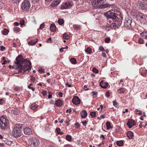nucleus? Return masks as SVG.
Segmentation results:
<instances>
[{
    "instance_id": "aec40b11",
    "label": "nucleus",
    "mask_w": 147,
    "mask_h": 147,
    "mask_svg": "<svg viewBox=\"0 0 147 147\" xmlns=\"http://www.w3.org/2000/svg\"><path fill=\"white\" fill-rule=\"evenodd\" d=\"M38 41V39L37 38H36L33 40H31L29 42V44L31 45H33L36 44Z\"/></svg>"
},
{
    "instance_id": "6e6552de",
    "label": "nucleus",
    "mask_w": 147,
    "mask_h": 147,
    "mask_svg": "<svg viewBox=\"0 0 147 147\" xmlns=\"http://www.w3.org/2000/svg\"><path fill=\"white\" fill-rule=\"evenodd\" d=\"M72 102L74 104L77 105L80 103V100L78 97L75 96L72 99Z\"/></svg>"
},
{
    "instance_id": "72a5a7b5",
    "label": "nucleus",
    "mask_w": 147,
    "mask_h": 147,
    "mask_svg": "<svg viewBox=\"0 0 147 147\" xmlns=\"http://www.w3.org/2000/svg\"><path fill=\"white\" fill-rule=\"evenodd\" d=\"M58 22L59 25H61L64 23V21L63 19H59Z\"/></svg>"
},
{
    "instance_id": "dca6fc26",
    "label": "nucleus",
    "mask_w": 147,
    "mask_h": 147,
    "mask_svg": "<svg viewBox=\"0 0 147 147\" xmlns=\"http://www.w3.org/2000/svg\"><path fill=\"white\" fill-rule=\"evenodd\" d=\"M127 135L128 137L130 139H132L134 136V133L131 131H128Z\"/></svg>"
},
{
    "instance_id": "473e14b6",
    "label": "nucleus",
    "mask_w": 147,
    "mask_h": 147,
    "mask_svg": "<svg viewBox=\"0 0 147 147\" xmlns=\"http://www.w3.org/2000/svg\"><path fill=\"white\" fill-rule=\"evenodd\" d=\"M13 30L16 33H18L20 30V29L19 27L14 28H13Z\"/></svg>"
},
{
    "instance_id": "58836bf2",
    "label": "nucleus",
    "mask_w": 147,
    "mask_h": 147,
    "mask_svg": "<svg viewBox=\"0 0 147 147\" xmlns=\"http://www.w3.org/2000/svg\"><path fill=\"white\" fill-rule=\"evenodd\" d=\"M33 86V84L32 83L30 84V85L28 86V87L30 89H31L32 91H34L35 90V89L33 87H31V86Z\"/></svg>"
},
{
    "instance_id": "2f4dec72",
    "label": "nucleus",
    "mask_w": 147,
    "mask_h": 147,
    "mask_svg": "<svg viewBox=\"0 0 147 147\" xmlns=\"http://www.w3.org/2000/svg\"><path fill=\"white\" fill-rule=\"evenodd\" d=\"M66 139L67 141H70L71 140L72 137L70 135H68L66 136Z\"/></svg>"
},
{
    "instance_id": "e433bc0d",
    "label": "nucleus",
    "mask_w": 147,
    "mask_h": 147,
    "mask_svg": "<svg viewBox=\"0 0 147 147\" xmlns=\"http://www.w3.org/2000/svg\"><path fill=\"white\" fill-rule=\"evenodd\" d=\"M138 42L139 43L142 44L143 43L144 40L142 38H140L138 40Z\"/></svg>"
},
{
    "instance_id": "a19ab883",
    "label": "nucleus",
    "mask_w": 147,
    "mask_h": 147,
    "mask_svg": "<svg viewBox=\"0 0 147 147\" xmlns=\"http://www.w3.org/2000/svg\"><path fill=\"white\" fill-rule=\"evenodd\" d=\"M25 23L24 21V20H21L20 21V24L22 26L24 25Z\"/></svg>"
},
{
    "instance_id": "052dcab7",
    "label": "nucleus",
    "mask_w": 147,
    "mask_h": 147,
    "mask_svg": "<svg viewBox=\"0 0 147 147\" xmlns=\"http://www.w3.org/2000/svg\"><path fill=\"white\" fill-rule=\"evenodd\" d=\"M31 80L32 81L34 82L35 80V78L34 77L31 76Z\"/></svg>"
},
{
    "instance_id": "79ce46f5",
    "label": "nucleus",
    "mask_w": 147,
    "mask_h": 147,
    "mask_svg": "<svg viewBox=\"0 0 147 147\" xmlns=\"http://www.w3.org/2000/svg\"><path fill=\"white\" fill-rule=\"evenodd\" d=\"M38 72L40 73H45V70L44 69H38Z\"/></svg>"
},
{
    "instance_id": "4c0bfd02",
    "label": "nucleus",
    "mask_w": 147,
    "mask_h": 147,
    "mask_svg": "<svg viewBox=\"0 0 147 147\" xmlns=\"http://www.w3.org/2000/svg\"><path fill=\"white\" fill-rule=\"evenodd\" d=\"M92 71L95 73H98L99 72L98 70L95 67H94L92 69Z\"/></svg>"
},
{
    "instance_id": "6e6d98bb",
    "label": "nucleus",
    "mask_w": 147,
    "mask_h": 147,
    "mask_svg": "<svg viewBox=\"0 0 147 147\" xmlns=\"http://www.w3.org/2000/svg\"><path fill=\"white\" fill-rule=\"evenodd\" d=\"M69 82H67L66 84H65L66 86H67L68 87H70L71 86V85L70 84H69Z\"/></svg>"
},
{
    "instance_id": "4be33fe9",
    "label": "nucleus",
    "mask_w": 147,
    "mask_h": 147,
    "mask_svg": "<svg viewBox=\"0 0 147 147\" xmlns=\"http://www.w3.org/2000/svg\"><path fill=\"white\" fill-rule=\"evenodd\" d=\"M60 3V1L58 0H56L55 1L52 3L51 4L52 7H54L58 5Z\"/></svg>"
},
{
    "instance_id": "bb28decb",
    "label": "nucleus",
    "mask_w": 147,
    "mask_h": 147,
    "mask_svg": "<svg viewBox=\"0 0 147 147\" xmlns=\"http://www.w3.org/2000/svg\"><path fill=\"white\" fill-rule=\"evenodd\" d=\"M69 38V36L66 33H64L63 34V38L64 39L67 40Z\"/></svg>"
},
{
    "instance_id": "49530a36",
    "label": "nucleus",
    "mask_w": 147,
    "mask_h": 147,
    "mask_svg": "<svg viewBox=\"0 0 147 147\" xmlns=\"http://www.w3.org/2000/svg\"><path fill=\"white\" fill-rule=\"evenodd\" d=\"M56 130L58 134H59L61 132V129L59 128H57L56 129Z\"/></svg>"
},
{
    "instance_id": "423d86ee",
    "label": "nucleus",
    "mask_w": 147,
    "mask_h": 147,
    "mask_svg": "<svg viewBox=\"0 0 147 147\" xmlns=\"http://www.w3.org/2000/svg\"><path fill=\"white\" fill-rule=\"evenodd\" d=\"M30 147H37L40 144L39 140L34 138H32L30 139L29 142Z\"/></svg>"
},
{
    "instance_id": "338daca9",
    "label": "nucleus",
    "mask_w": 147,
    "mask_h": 147,
    "mask_svg": "<svg viewBox=\"0 0 147 147\" xmlns=\"http://www.w3.org/2000/svg\"><path fill=\"white\" fill-rule=\"evenodd\" d=\"M39 0H32V2L34 3H36L38 2Z\"/></svg>"
},
{
    "instance_id": "ea45409f",
    "label": "nucleus",
    "mask_w": 147,
    "mask_h": 147,
    "mask_svg": "<svg viewBox=\"0 0 147 147\" xmlns=\"http://www.w3.org/2000/svg\"><path fill=\"white\" fill-rule=\"evenodd\" d=\"M111 40V39L110 38H107L105 39V42L106 43H109Z\"/></svg>"
},
{
    "instance_id": "412c9836",
    "label": "nucleus",
    "mask_w": 147,
    "mask_h": 147,
    "mask_svg": "<svg viewBox=\"0 0 147 147\" xmlns=\"http://www.w3.org/2000/svg\"><path fill=\"white\" fill-rule=\"evenodd\" d=\"M50 29L53 32H54L56 31V27L55 24H51L50 26Z\"/></svg>"
},
{
    "instance_id": "ddd939ff",
    "label": "nucleus",
    "mask_w": 147,
    "mask_h": 147,
    "mask_svg": "<svg viewBox=\"0 0 147 147\" xmlns=\"http://www.w3.org/2000/svg\"><path fill=\"white\" fill-rule=\"evenodd\" d=\"M139 8L142 9H144L146 5V3H144V2L140 1L139 3Z\"/></svg>"
},
{
    "instance_id": "39448f33",
    "label": "nucleus",
    "mask_w": 147,
    "mask_h": 147,
    "mask_svg": "<svg viewBox=\"0 0 147 147\" xmlns=\"http://www.w3.org/2000/svg\"><path fill=\"white\" fill-rule=\"evenodd\" d=\"M8 120L3 117L0 118V127L2 129H4L7 127Z\"/></svg>"
},
{
    "instance_id": "393cba45",
    "label": "nucleus",
    "mask_w": 147,
    "mask_h": 147,
    "mask_svg": "<svg viewBox=\"0 0 147 147\" xmlns=\"http://www.w3.org/2000/svg\"><path fill=\"white\" fill-rule=\"evenodd\" d=\"M70 61L73 64H76L77 63L76 59L73 58H71L70 59Z\"/></svg>"
},
{
    "instance_id": "4468645a",
    "label": "nucleus",
    "mask_w": 147,
    "mask_h": 147,
    "mask_svg": "<svg viewBox=\"0 0 147 147\" xmlns=\"http://www.w3.org/2000/svg\"><path fill=\"white\" fill-rule=\"evenodd\" d=\"M104 2L103 0H95L93 1L92 3L93 5L94 4H101V3H103Z\"/></svg>"
},
{
    "instance_id": "774afa93",
    "label": "nucleus",
    "mask_w": 147,
    "mask_h": 147,
    "mask_svg": "<svg viewBox=\"0 0 147 147\" xmlns=\"http://www.w3.org/2000/svg\"><path fill=\"white\" fill-rule=\"evenodd\" d=\"M3 100V99H0V104L1 105H2L3 104V103L2 102Z\"/></svg>"
},
{
    "instance_id": "0e129e2a",
    "label": "nucleus",
    "mask_w": 147,
    "mask_h": 147,
    "mask_svg": "<svg viewBox=\"0 0 147 147\" xmlns=\"http://www.w3.org/2000/svg\"><path fill=\"white\" fill-rule=\"evenodd\" d=\"M63 147H71V146L69 144H67L64 145Z\"/></svg>"
},
{
    "instance_id": "a211bd4d",
    "label": "nucleus",
    "mask_w": 147,
    "mask_h": 147,
    "mask_svg": "<svg viewBox=\"0 0 147 147\" xmlns=\"http://www.w3.org/2000/svg\"><path fill=\"white\" fill-rule=\"evenodd\" d=\"M38 107V105L35 103H34L31 105L30 107V108L33 110L36 111L37 110V108Z\"/></svg>"
},
{
    "instance_id": "2eb2a0df",
    "label": "nucleus",
    "mask_w": 147,
    "mask_h": 147,
    "mask_svg": "<svg viewBox=\"0 0 147 147\" xmlns=\"http://www.w3.org/2000/svg\"><path fill=\"white\" fill-rule=\"evenodd\" d=\"M55 104L58 107H61L62 105V100L60 99H58L56 100Z\"/></svg>"
},
{
    "instance_id": "7c9ffc66",
    "label": "nucleus",
    "mask_w": 147,
    "mask_h": 147,
    "mask_svg": "<svg viewBox=\"0 0 147 147\" xmlns=\"http://www.w3.org/2000/svg\"><path fill=\"white\" fill-rule=\"evenodd\" d=\"M85 51L86 52L89 54H91L92 52V50L90 47H88L86 50H85Z\"/></svg>"
},
{
    "instance_id": "cd10ccee",
    "label": "nucleus",
    "mask_w": 147,
    "mask_h": 147,
    "mask_svg": "<svg viewBox=\"0 0 147 147\" xmlns=\"http://www.w3.org/2000/svg\"><path fill=\"white\" fill-rule=\"evenodd\" d=\"M9 30L6 29H5L2 31V34L3 35H6L8 34Z\"/></svg>"
},
{
    "instance_id": "a18cd8bd",
    "label": "nucleus",
    "mask_w": 147,
    "mask_h": 147,
    "mask_svg": "<svg viewBox=\"0 0 147 147\" xmlns=\"http://www.w3.org/2000/svg\"><path fill=\"white\" fill-rule=\"evenodd\" d=\"M99 50L101 51H105V49L103 48V47L102 46H100L99 47Z\"/></svg>"
},
{
    "instance_id": "c03bdc74",
    "label": "nucleus",
    "mask_w": 147,
    "mask_h": 147,
    "mask_svg": "<svg viewBox=\"0 0 147 147\" xmlns=\"http://www.w3.org/2000/svg\"><path fill=\"white\" fill-rule=\"evenodd\" d=\"M21 0H12V1L13 3H19Z\"/></svg>"
},
{
    "instance_id": "3c124183",
    "label": "nucleus",
    "mask_w": 147,
    "mask_h": 147,
    "mask_svg": "<svg viewBox=\"0 0 147 147\" xmlns=\"http://www.w3.org/2000/svg\"><path fill=\"white\" fill-rule=\"evenodd\" d=\"M84 90L85 91L87 90L88 88H87V86L86 85H84Z\"/></svg>"
},
{
    "instance_id": "f3484780",
    "label": "nucleus",
    "mask_w": 147,
    "mask_h": 147,
    "mask_svg": "<svg viewBox=\"0 0 147 147\" xmlns=\"http://www.w3.org/2000/svg\"><path fill=\"white\" fill-rule=\"evenodd\" d=\"M80 114L82 117L85 118L87 117V113L86 111L83 110L80 112Z\"/></svg>"
},
{
    "instance_id": "e2e57ef3",
    "label": "nucleus",
    "mask_w": 147,
    "mask_h": 147,
    "mask_svg": "<svg viewBox=\"0 0 147 147\" xmlns=\"http://www.w3.org/2000/svg\"><path fill=\"white\" fill-rule=\"evenodd\" d=\"M102 56L104 57H105L106 55L105 53L102 52Z\"/></svg>"
},
{
    "instance_id": "c756f323",
    "label": "nucleus",
    "mask_w": 147,
    "mask_h": 147,
    "mask_svg": "<svg viewBox=\"0 0 147 147\" xmlns=\"http://www.w3.org/2000/svg\"><path fill=\"white\" fill-rule=\"evenodd\" d=\"M117 144L119 146H121L123 145V142L121 140L118 141L116 142Z\"/></svg>"
},
{
    "instance_id": "0eeeda50",
    "label": "nucleus",
    "mask_w": 147,
    "mask_h": 147,
    "mask_svg": "<svg viewBox=\"0 0 147 147\" xmlns=\"http://www.w3.org/2000/svg\"><path fill=\"white\" fill-rule=\"evenodd\" d=\"M127 125L129 128H131L132 126L136 125V123L133 119H129L128 120Z\"/></svg>"
},
{
    "instance_id": "5fc2aeb1",
    "label": "nucleus",
    "mask_w": 147,
    "mask_h": 147,
    "mask_svg": "<svg viewBox=\"0 0 147 147\" xmlns=\"http://www.w3.org/2000/svg\"><path fill=\"white\" fill-rule=\"evenodd\" d=\"M44 26H45V25L44 24H42L40 25V29H43V28H44Z\"/></svg>"
},
{
    "instance_id": "5701e85b",
    "label": "nucleus",
    "mask_w": 147,
    "mask_h": 147,
    "mask_svg": "<svg viewBox=\"0 0 147 147\" xmlns=\"http://www.w3.org/2000/svg\"><path fill=\"white\" fill-rule=\"evenodd\" d=\"M140 35L144 38L147 39V32H142Z\"/></svg>"
},
{
    "instance_id": "6ab92c4d",
    "label": "nucleus",
    "mask_w": 147,
    "mask_h": 147,
    "mask_svg": "<svg viewBox=\"0 0 147 147\" xmlns=\"http://www.w3.org/2000/svg\"><path fill=\"white\" fill-rule=\"evenodd\" d=\"M20 111L17 109H14L11 110V113L12 114L14 115H17L19 113Z\"/></svg>"
},
{
    "instance_id": "37998d69",
    "label": "nucleus",
    "mask_w": 147,
    "mask_h": 147,
    "mask_svg": "<svg viewBox=\"0 0 147 147\" xmlns=\"http://www.w3.org/2000/svg\"><path fill=\"white\" fill-rule=\"evenodd\" d=\"M118 92L119 93H124L123 88H120L118 91Z\"/></svg>"
},
{
    "instance_id": "de8ad7c7",
    "label": "nucleus",
    "mask_w": 147,
    "mask_h": 147,
    "mask_svg": "<svg viewBox=\"0 0 147 147\" xmlns=\"http://www.w3.org/2000/svg\"><path fill=\"white\" fill-rule=\"evenodd\" d=\"M47 92L45 90H43L42 91V94L44 95V96H45L47 94Z\"/></svg>"
},
{
    "instance_id": "c85d7f7f",
    "label": "nucleus",
    "mask_w": 147,
    "mask_h": 147,
    "mask_svg": "<svg viewBox=\"0 0 147 147\" xmlns=\"http://www.w3.org/2000/svg\"><path fill=\"white\" fill-rule=\"evenodd\" d=\"M138 15L142 19H144L145 16L143 13L140 12L138 13Z\"/></svg>"
},
{
    "instance_id": "f8f14e48",
    "label": "nucleus",
    "mask_w": 147,
    "mask_h": 147,
    "mask_svg": "<svg viewBox=\"0 0 147 147\" xmlns=\"http://www.w3.org/2000/svg\"><path fill=\"white\" fill-rule=\"evenodd\" d=\"M100 86L102 88H106L108 86V83L107 82H105L103 80L101 81L100 83Z\"/></svg>"
},
{
    "instance_id": "69168bd1",
    "label": "nucleus",
    "mask_w": 147,
    "mask_h": 147,
    "mask_svg": "<svg viewBox=\"0 0 147 147\" xmlns=\"http://www.w3.org/2000/svg\"><path fill=\"white\" fill-rule=\"evenodd\" d=\"M63 49H64V48H63V47H61V48H60L59 49L60 51L61 52H63Z\"/></svg>"
},
{
    "instance_id": "20e7f679",
    "label": "nucleus",
    "mask_w": 147,
    "mask_h": 147,
    "mask_svg": "<svg viewBox=\"0 0 147 147\" xmlns=\"http://www.w3.org/2000/svg\"><path fill=\"white\" fill-rule=\"evenodd\" d=\"M30 7V3L28 0H24L22 3L21 8L24 11H28Z\"/></svg>"
},
{
    "instance_id": "1a4fd4ad",
    "label": "nucleus",
    "mask_w": 147,
    "mask_h": 147,
    "mask_svg": "<svg viewBox=\"0 0 147 147\" xmlns=\"http://www.w3.org/2000/svg\"><path fill=\"white\" fill-rule=\"evenodd\" d=\"M71 6V3L70 2H66L65 3L63 4L61 7L62 9H66L70 7Z\"/></svg>"
},
{
    "instance_id": "864d4df0",
    "label": "nucleus",
    "mask_w": 147,
    "mask_h": 147,
    "mask_svg": "<svg viewBox=\"0 0 147 147\" xmlns=\"http://www.w3.org/2000/svg\"><path fill=\"white\" fill-rule=\"evenodd\" d=\"M91 93L92 94V96L97 95V92H92Z\"/></svg>"
},
{
    "instance_id": "b1692460",
    "label": "nucleus",
    "mask_w": 147,
    "mask_h": 147,
    "mask_svg": "<svg viewBox=\"0 0 147 147\" xmlns=\"http://www.w3.org/2000/svg\"><path fill=\"white\" fill-rule=\"evenodd\" d=\"M118 28V25H117V23H113L111 25V27L112 29H115L116 28Z\"/></svg>"
},
{
    "instance_id": "603ef678",
    "label": "nucleus",
    "mask_w": 147,
    "mask_h": 147,
    "mask_svg": "<svg viewBox=\"0 0 147 147\" xmlns=\"http://www.w3.org/2000/svg\"><path fill=\"white\" fill-rule=\"evenodd\" d=\"M82 123L84 126H86L87 123V121H82Z\"/></svg>"
},
{
    "instance_id": "f03ea898",
    "label": "nucleus",
    "mask_w": 147,
    "mask_h": 147,
    "mask_svg": "<svg viewBox=\"0 0 147 147\" xmlns=\"http://www.w3.org/2000/svg\"><path fill=\"white\" fill-rule=\"evenodd\" d=\"M118 13L115 12H111V11H108L105 13V15L106 17L109 18H111L116 23H117V25H118V28L121 25V22L119 21V22L118 21V20L117 16L119 15H120L121 13L120 12H118Z\"/></svg>"
},
{
    "instance_id": "f257e3e1",
    "label": "nucleus",
    "mask_w": 147,
    "mask_h": 147,
    "mask_svg": "<svg viewBox=\"0 0 147 147\" xmlns=\"http://www.w3.org/2000/svg\"><path fill=\"white\" fill-rule=\"evenodd\" d=\"M21 55H18L16 59V61H15L13 66L9 65V67L17 69L19 72L23 70L24 72L28 71V72L31 69V63L26 59L21 58Z\"/></svg>"
},
{
    "instance_id": "c9c22d12",
    "label": "nucleus",
    "mask_w": 147,
    "mask_h": 147,
    "mask_svg": "<svg viewBox=\"0 0 147 147\" xmlns=\"http://www.w3.org/2000/svg\"><path fill=\"white\" fill-rule=\"evenodd\" d=\"M90 115L93 118L95 117L96 115V113L94 112H91L90 113Z\"/></svg>"
},
{
    "instance_id": "9b49d317",
    "label": "nucleus",
    "mask_w": 147,
    "mask_h": 147,
    "mask_svg": "<svg viewBox=\"0 0 147 147\" xmlns=\"http://www.w3.org/2000/svg\"><path fill=\"white\" fill-rule=\"evenodd\" d=\"M111 5L110 4L106 3H102L101 4L97 5V7L99 8L105 9L110 7Z\"/></svg>"
},
{
    "instance_id": "a878e982",
    "label": "nucleus",
    "mask_w": 147,
    "mask_h": 147,
    "mask_svg": "<svg viewBox=\"0 0 147 147\" xmlns=\"http://www.w3.org/2000/svg\"><path fill=\"white\" fill-rule=\"evenodd\" d=\"M106 125L107 129H109L110 128H112L110 123L109 121H107L106 122Z\"/></svg>"
},
{
    "instance_id": "bf43d9fd",
    "label": "nucleus",
    "mask_w": 147,
    "mask_h": 147,
    "mask_svg": "<svg viewBox=\"0 0 147 147\" xmlns=\"http://www.w3.org/2000/svg\"><path fill=\"white\" fill-rule=\"evenodd\" d=\"M59 96V97H62L63 96V94L61 92H59L58 94Z\"/></svg>"
},
{
    "instance_id": "09e8293b",
    "label": "nucleus",
    "mask_w": 147,
    "mask_h": 147,
    "mask_svg": "<svg viewBox=\"0 0 147 147\" xmlns=\"http://www.w3.org/2000/svg\"><path fill=\"white\" fill-rule=\"evenodd\" d=\"M0 50L2 51H3L5 49V47L3 46H0Z\"/></svg>"
},
{
    "instance_id": "680f3d73",
    "label": "nucleus",
    "mask_w": 147,
    "mask_h": 147,
    "mask_svg": "<svg viewBox=\"0 0 147 147\" xmlns=\"http://www.w3.org/2000/svg\"><path fill=\"white\" fill-rule=\"evenodd\" d=\"M14 24L16 26H19V24L17 22H16L14 23Z\"/></svg>"
},
{
    "instance_id": "13d9d810",
    "label": "nucleus",
    "mask_w": 147,
    "mask_h": 147,
    "mask_svg": "<svg viewBox=\"0 0 147 147\" xmlns=\"http://www.w3.org/2000/svg\"><path fill=\"white\" fill-rule=\"evenodd\" d=\"M75 127L76 128H77L79 126V124L78 123H76L75 124Z\"/></svg>"
},
{
    "instance_id": "7ed1b4c3",
    "label": "nucleus",
    "mask_w": 147,
    "mask_h": 147,
    "mask_svg": "<svg viewBox=\"0 0 147 147\" xmlns=\"http://www.w3.org/2000/svg\"><path fill=\"white\" fill-rule=\"evenodd\" d=\"M22 126L21 125L17 124L14 127L13 134L15 137H18L22 135Z\"/></svg>"
},
{
    "instance_id": "f704fd0d",
    "label": "nucleus",
    "mask_w": 147,
    "mask_h": 147,
    "mask_svg": "<svg viewBox=\"0 0 147 147\" xmlns=\"http://www.w3.org/2000/svg\"><path fill=\"white\" fill-rule=\"evenodd\" d=\"M73 27L76 30H78L80 28V26L79 25H74L73 26Z\"/></svg>"
},
{
    "instance_id": "8fccbe9b",
    "label": "nucleus",
    "mask_w": 147,
    "mask_h": 147,
    "mask_svg": "<svg viewBox=\"0 0 147 147\" xmlns=\"http://www.w3.org/2000/svg\"><path fill=\"white\" fill-rule=\"evenodd\" d=\"M106 96L107 97L109 98L110 96V94L109 91H107L106 93Z\"/></svg>"
},
{
    "instance_id": "4d7b16f0",
    "label": "nucleus",
    "mask_w": 147,
    "mask_h": 147,
    "mask_svg": "<svg viewBox=\"0 0 147 147\" xmlns=\"http://www.w3.org/2000/svg\"><path fill=\"white\" fill-rule=\"evenodd\" d=\"M113 105L115 106L117 104V102L116 101H113Z\"/></svg>"
},
{
    "instance_id": "9d476101",
    "label": "nucleus",
    "mask_w": 147,
    "mask_h": 147,
    "mask_svg": "<svg viewBox=\"0 0 147 147\" xmlns=\"http://www.w3.org/2000/svg\"><path fill=\"white\" fill-rule=\"evenodd\" d=\"M24 133L25 134L30 135L32 134V132L31 129L28 127H26L24 130Z\"/></svg>"
}]
</instances>
